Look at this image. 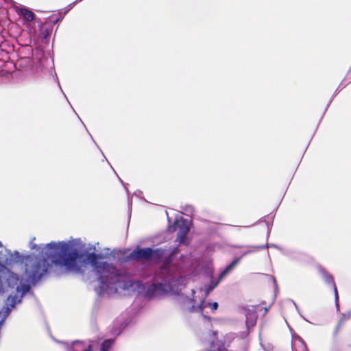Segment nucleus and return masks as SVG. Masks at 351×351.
Listing matches in <instances>:
<instances>
[{
    "mask_svg": "<svg viewBox=\"0 0 351 351\" xmlns=\"http://www.w3.org/2000/svg\"><path fill=\"white\" fill-rule=\"evenodd\" d=\"M46 248L47 256L55 265L64 267L71 271L79 270L77 260L84 255L80 254L77 250L72 249L66 243H55L47 244Z\"/></svg>",
    "mask_w": 351,
    "mask_h": 351,
    "instance_id": "f257e3e1",
    "label": "nucleus"
},
{
    "mask_svg": "<svg viewBox=\"0 0 351 351\" xmlns=\"http://www.w3.org/2000/svg\"><path fill=\"white\" fill-rule=\"evenodd\" d=\"M103 258L104 256L101 254H97L92 252L86 255V261L91 265L99 275L100 287L102 289L106 286L116 284L119 278L118 271L112 264L99 261V260Z\"/></svg>",
    "mask_w": 351,
    "mask_h": 351,
    "instance_id": "f03ea898",
    "label": "nucleus"
},
{
    "mask_svg": "<svg viewBox=\"0 0 351 351\" xmlns=\"http://www.w3.org/2000/svg\"><path fill=\"white\" fill-rule=\"evenodd\" d=\"M25 260V272L32 281H38L47 273L49 264L46 258H40L34 255L26 256Z\"/></svg>",
    "mask_w": 351,
    "mask_h": 351,
    "instance_id": "7ed1b4c3",
    "label": "nucleus"
},
{
    "mask_svg": "<svg viewBox=\"0 0 351 351\" xmlns=\"http://www.w3.org/2000/svg\"><path fill=\"white\" fill-rule=\"evenodd\" d=\"M152 248L150 247H146V248H141L139 247H137L135 248L127 257V260H146L149 261L151 260V253H152Z\"/></svg>",
    "mask_w": 351,
    "mask_h": 351,
    "instance_id": "20e7f679",
    "label": "nucleus"
},
{
    "mask_svg": "<svg viewBox=\"0 0 351 351\" xmlns=\"http://www.w3.org/2000/svg\"><path fill=\"white\" fill-rule=\"evenodd\" d=\"M318 270H319V273L321 274L324 281L327 284L332 285L334 292H335V300H336V302H337L338 301V291H337V286L335 283L333 276L330 274H329L328 271L325 268H324L322 266L318 267Z\"/></svg>",
    "mask_w": 351,
    "mask_h": 351,
    "instance_id": "39448f33",
    "label": "nucleus"
},
{
    "mask_svg": "<svg viewBox=\"0 0 351 351\" xmlns=\"http://www.w3.org/2000/svg\"><path fill=\"white\" fill-rule=\"evenodd\" d=\"M18 13L23 16L24 19L28 22H32L35 19V14L27 8H19Z\"/></svg>",
    "mask_w": 351,
    "mask_h": 351,
    "instance_id": "423d86ee",
    "label": "nucleus"
},
{
    "mask_svg": "<svg viewBox=\"0 0 351 351\" xmlns=\"http://www.w3.org/2000/svg\"><path fill=\"white\" fill-rule=\"evenodd\" d=\"M189 232V228L185 225L180 227V230L177 234L176 241H178L180 243H185V240L188 232Z\"/></svg>",
    "mask_w": 351,
    "mask_h": 351,
    "instance_id": "0eeeda50",
    "label": "nucleus"
},
{
    "mask_svg": "<svg viewBox=\"0 0 351 351\" xmlns=\"http://www.w3.org/2000/svg\"><path fill=\"white\" fill-rule=\"evenodd\" d=\"M165 286L162 283L152 284L150 285L147 290V294L149 296H152L157 293L163 291Z\"/></svg>",
    "mask_w": 351,
    "mask_h": 351,
    "instance_id": "6e6552de",
    "label": "nucleus"
},
{
    "mask_svg": "<svg viewBox=\"0 0 351 351\" xmlns=\"http://www.w3.org/2000/svg\"><path fill=\"white\" fill-rule=\"evenodd\" d=\"M151 260L160 261L162 258L165 250L161 248H157L155 250L152 249Z\"/></svg>",
    "mask_w": 351,
    "mask_h": 351,
    "instance_id": "1a4fd4ad",
    "label": "nucleus"
},
{
    "mask_svg": "<svg viewBox=\"0 0 351 351\" xmlns=\"http://www.w3.org/2000/svg\"><path fill=\"white\" fill-rule=\"evenodd\" d=\"M240 258L234 259L230 264L227 265L224 270L219 274L220 279H223L239 262Z\"/></svg>",
    "mask_w": 351,
    "mask_h": 351,
    "instance_id": "9d476101",
    "label": "nucleus"
},
{
    "mask_svg": "<svg viewBox=\"0 0 351 351\" xmlns=\"http://www.w3.org/2000/svg\"><path fill=\"white\" fill-rule=\"evenodd\" d=\"M40 35L43 39H47L49 36L51 35L52 32V27L49 25H47L45 24H43L40 28Z\"/></svg>",
    "mask_w": 351,
    "mask_h": 351,
    "instance_id": "9b49d317",
    "label": "nucleus"
},
{
    "mask_svg": "<svg viewBox=\"0 0 351 351\" xmlns=\"http://www.w3.org/2000/svg\"><path fill=\"white\" fill-rule=\"evenodd\" d=\"M222 279H220V276H219L217 280L216 281H212L208 285L206 286V294L208 295L219 283V282Z\"/></svg>",
    "mask_w": 351,
    "mask_h": 351,
    "instance_id": "f8f14e48",
    "label": "nucleus"
},
{
    "mask_svg": "<svg viewBox=\"0 0 351 351\" xmlns=\"http://www.w3.org/2000/svg\"><path fill=\"white\" fill-rule=\"evenodd\" d=\"M113 343V341L112 339H106L103 341L101 345L100 351H109L111 348V346Z\"/></svg>",
    "mask_w": 351,
    "mask_h": 351,
    "instance_id": "ddd939ff",
    "label": "nucleus"
},
{
    "mask_svg": "<svg viewBox=\"0 0 351 351\" xmlns=\"http://www.w3.org/2000/svg\"><path fill=\"white\" fill-rule=\"evenodd\" d=\"M74 345H75V351H92V346L90 344H89L87 348L84 350H77V346H81L82 345V343L80 342V341H75L74 343Z\"/></svg>",
    "mask_w": 351,
    "mask_h": 351,
    "instance_id": "4468645a",
    "label": "nucleus"
},
{
    "mask_svg": "<svg viewBox=\"0 0 351 351\" xmlns=\"http://www.w3.org/2000/svg\"><path fill=\"white\" fill-rule=\"evenodd\" d=\"M213 311H216L218 308V303L217 302H215L212 304H209Z\"/></svg>",
    "mask_w": 351,
    "mask_h": 351,
    "instance_id": "2eb2a0df",
    "label": "nucleus"
},
{
    "mask_svg": "<svg viewBox=\"0 0 351 351\" xmlns=\"http://www.w3.org/2000/svg\"><path fill=\"white\" fill-rule=\"evenodd\" d=\"M178 252V247H175L173 251L171 252V255H174V254H176Z\"/></svg>",
    "mask_w": 351,
    "mask_h": 351,
    "instance_id": "dca6fc26",
    "label": "nucleus"
},
{
    "mask_svg": "<svg viewBox=\"0 0 351 351\" xmlns=\"http://www.w3.org/2000/svg\"><path fill=\"white\" fill-rule=\"evenodd\" d=\"M194 310H195V306L194 305H192L191 307L189 308V312H193Z\"/></svg>",
    "mask_w": 351,
    "mask_h": 351,
    "instance_id": "f3484780",
    "label": "nucleus"
},
{
    "mask_svg": "<svg viewBox=\"0 0 351 351\" xmlns=\"http://www.w3.org/2000/svg\"><path fill=\"white\" fill-rule=\"evenodd\" d=\"M199 308L200 310V312L202 313H203V307H202V304H199Z\"/></svg>",
    "mask_w": 351,
    "mask_h": 351,
    "instance_id": "a211bd4d",
    "label": "nucleus"
},
{
    "mask_svg": "<svg viewBox=\"0 0 351 351\" xmlns=\"http://www.w3.org/2000/svg\"><path fill=\"white\" fill-rule=\"evenodd\" d=\"M188 301L190 302H193V300H188Z\"/></svg>",
    "mask_w": 351,
    "mask_h": 351,
    "instance_id": "6ab92c4d",
    "label": "nucleus"
},
{
    "mask_svg": "<svg viewBox=\"0 0 351 351\" xmlns=\"http://www.w3.org/2000/svg\"><path fill=\"white\" fill-rule=\"evenodd\" d=\"M3 246L2 243L0 241V247Z\"/></svg>",
    "mask_w": 351,
    "mask_h": 351,
    "instance_id": "aec40b11",
    "label": "nucleus"
},
{
    "mask_svg": "<svg viewBox=\"0 0 351 351\" xmlns=\"http://www.w3.org/2000/svg\"><path fill=\"white\" fill-rule=\"evenodd\" d=\"M204 318L209 319V317H207V316H205V315H204Z\"/></svg>",
    "mask_w": 351,
    "mask_h": 351,
    "instance_id": "412c9836",
    "label": "nucleus"
}]
</instances>
